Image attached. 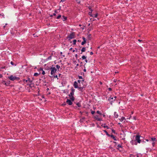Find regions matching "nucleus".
<instances>
[{
	"label": "nucleus",
	"instance_id": "obj_49",
	"mask_svg": "<svg viewBox=\"0 0 157 157\" xmlns=\"http://www.w3.org/2000/svg\"><path fill=\"white\" fill-rule=\"evenodd\" d=\"M42 74L43 75H44L45 74V71L44 70L42 71Z\"/></svg>",
	"mask_w": 157,
	"mask_h": 157
},
{
	"label": "nucleus",
	"instance_id": "obj_42",
	"mask_svg": "<svg viewBox=\"0 0 157 157\" xmlns=\"http://www.w3.org/2000/svg\"><path fill=\"white\" fill-rule=\"evenodd\" d=\"M130 157H136V155L131 154Z\"/></svg>",
	"mask_w": 157,
	"mask_h": 157
},
{
	"label": "nucleus",
	"instance_id": "obj_23",
	"mask_svg": "<svg viewBox=\"0 0 157 157\" xmlns=\"http://www.w3.org/2000/svg\"><path fill=\"white\" fill-rule=\"evenodd\" d=\"M52 77H53L54 78H57V79H58L59 78L58 77V76L57 75H55V74L53 75L52 76Z\"/></svg>",
	"mask_w": 157,
	"mask_h": 157
},
{
	"label": "nucleus",
	"instance_id": "obj_37",
	"mask_svg": "<svg viewBox=\"0 0 157 157\" xmlns=\"http://www.w3.org/2000/svg\"><path fill=\"white\" fill-rule=\"evenodd\" d=\"M56 66L57 69L58 70H59L60 68V66L58 65H57Z\"/></svg>",
	"mask_w": 157,
	"mask_h": 157
},
{
	"label": "nucleus",
	"instance_id": "obj_24",
	"mask_svg": "<svg viewBox=\"0 0 157 157\" xmlns=\"http://www.w3.org/2000/svg\"><path fill=\"white\" fill-rule=\"evenodd\" d=\"M84 79H82V80H78L77 81V82L79 84H80V83L81 82L82 83V82H84Z\"/></svg>",
	"mask_w": 157,
	"mask_h": 157
},
{
	"label": "nucleus",
	"instance_id": "obj_46",
	"mask_svg": "<svg viewBox=\"0 0 157 157\" xmlns=\"http://www.w3.org/2000/svg\"><path fill=\"white\" fill-rule=\"evenodd\" d=\"M112 131L113 133L114 134H115L116 133L115 130L113 129H112Z\"/></svg>",
	"mask_w": 157,
	"mask_h": 157
},
{
	"label": "nucleus",
	"instance_id": "obj_64",
	"mask_svg": "<svg viewBox=\"0 0 157 157\" xmlns=\"http://www.w3.org/2000/svg\"><path fill=\"white\" fill-rule=\"evenodd\" d=\"M83 71L84 72H86V69L85 68L84 69H83Z\"/></svg>",
	"mask_w": 157,
	"mask_h": 157
},
{
	"label": "nucleus",
	"instance_id": "obj_48",
	"mask_svg": "<svg viewBox=\"0 0 157 157\" xmlns=\"http://www.w3.org/2000/svg\"><path fill=\"white\" fill-rule=\"evenodd\" d=\"M155 144V142H153L152 143V145L153 147L154 146Z\"/></svg>",
	"mask_w": 157,
	"mask_h": 157
},
{
	"label": "nucleus",
	"instance_id": "obj_20",
	"mask_svg": "<svg viewBox=\"0 0 157 157\" xmlns=\"http://www.w3.org/2000/svg\"><path fill=\"white\" fill-rule=\"evenodd\" d=\"M114 117L116 118H117L118 117V115L116 112H115L114 113Z\"/></svg>",
	"mask_w": 157,
	"mask_h": 157
},
{
	"label": "nucleus",
	"instance_id": "obj_54",
	"mask_svg": "<svg viewBox=\"0 0 157 157\" xmlns=\"http://www.w3.org/2000/svg\"><path fill=\"white\" fill-rule=\"evenodd\" d=\"M77 2L78 4H80L81 2L80 1H78V0H77Z\"/></svg>",
	"mask_w": 157,
	"mask_h": 157
},
{
	"label": "nucleus",
	"instance_id": "obj_51",
	"mask_svg": "<svg viewBox=\"0 0 157 157\" xmlns=\"http://www.w3.org/2000/svg\"><path fill=\"white\" fill-rule=\"evenodd\" d=\"M108 90L109 91H111L112 90V89L111 88H108Z\"/></svg>",
	"mask_w": 157,
	"mask_h": 157
},
{
	"label": "nucleus",
	"instance_id": "obj_33",
	"mask_svg": "<svg viewBox=\"0 0 157 157\" xmlns=\"http://www.w3.org/2000/svg\"><path fill=\"white\" fill-rule=\"evenodd\" d=\"M82 59H85L86 58V57L85 56H83L82 57Z\"/></svg>",
	"mask_w": 157,
	"mask_h": 157
},
{
	"label": "nucleus",
	"instance_id": "obj_8",
	"mask_svg": "<svg viewBox=\"0 0 157 157\" xmlns=\"http://www.w3.org/2000/svg\"><path fill=\"white\" fill-rule=\"evenodd\" d=\"M94 118L98 121H101L102 120L99 117V116L98 115H96L94 116Z\"/></svg>",
	"mask_w": 157,
	"mask_h": 157
},
{
	"label": "nucleus",
	"instance_id": "obj_45",
	"mask_svg": "<svg viewBox=\"0 0 157 157\" xmlns=\"http://www.w3.org/2000/svg\"><path fill=\"white\" fill-rule=\"evenodd\" d=\"M38 70L39 71H42L43 70V68L41 67L38 69Z\"/></svg>",
	"mask_w": 157,
	"mask_h": 157
},
{
	"label": "nucleus",
	"instance_id": "obj_2",
	"mask_svg": "<svg viewBox=\"0 0 157 157\" xmlns=\"http://www.w3.org/2000/svg\"><path fill=\"white\" fill-rule=\"evenodd\" d=\"M134 137H135V139L134 140L136 142L137 144V143H140L141 142V140L140 139V137L141 136L139 135V134H137L136 136H134Z\"/></svg>",
	"mask_w": 157,
	"mask_h": 157
},
{
	"label": "nucleus",
	"instance_id": "obj_55",
	"mask_svg": "<svg viewBox=\"0 0 157 157\" xmlns=\"http://www.w3.org/2000/svg\"><path fill=\"white\" fill-rule=\"evenodd\" d=\"M37 91H38V93L39 94V93L40 91V90L39 88H38V90H37Z\"/></svg>",
	"mask_w": 157,
	"mask_h": 157
},
{
	"label": "nucleus",
	"instance_id": "obj_9",
	"mask_svg": "<svg viewBox=\"0 0 157 157\" xmlns=\"http://www.w3.org/2000/svg\"><path fill=\"white\" fill-rule=\"evenodd\" d=\"M72 101L70 99H67V100L66 102L69 105H71L72 104Z\"/></svg>",
	"mask_w": 157,
	"mask_h": 157
},
{
	"label": "nucleus",
	"instance_id": "obj_26",
	"mask_svg": "<svg viewBox=\"0 0 157 157\" xmlns=\"http://www.w3.org/2000/svg\"><path fill=\"white\" fill-rule=\"evenodd\" d=\"M93 10H91L90 12H89V15L90 16V17H92L93 16V14H92V12Z\"/></svg>",
	"mask_w": 157,
	"mask_h": 157
},
{
	"label": "nucleus",
	"instance_id": "obj_25",
	"mask_svg": "<svg viewBox=\"0 0 157 157\" xmlns=\"http://www.w3.org/2000/svg\"><path fill=\"white\" fill-rule=\"evenodd\" d=\"M117 147H118L117 148V149L118 150H119V148H122V145L120 144H118L117 146Z\"/></svg>",
	"mask_w": 157,
	"mask_h": 157
},
{
	"label": "nucleus",
	"instance_id": "obj_1",
	"mask_svg": "<svg viewBox=\"0 0 157 157\" xmlns=\"http://www.w3.org/2000/svg\"><path fill=\"white\" fill-rule=\"evenodd\" d=\"M71 92L68 95V96L70 98V99L72 101H74L75 99V98L74 97L75 89L73 87H72L71 88Z\"/></svg>",
	"mask_w": 157,
	"mask_h": 157
},
{
	"label": "nucleus",
	"instance_id": "obj_27",
	"mask_svg": "<svg viewBox=\"0 0 157 157\" xmlns=\"http://www.w3.org/2000/svg\"><path fill=\"white\" fill-rule=\"evenodd\" d=\"M62 16L61 15L59 14L56 17V18L57 19H59Z\"/></svg>",
	"mask_w": 157,
	"mask_h": 157
},
{
	"label": "nucleus",
	"instance_id": "obj_58",
	"mask_svg": "<svg viewBox=\"0 0 157 157\" xmlns=\"http://www.w3.org/2000/svg\"><path fill=\"white\" fill-rule=\"evenodd\" d=\"M56 13H54L53 14V16H56Z\"/></svg>",
	"mask_w": 157,
	"mask_h": 157
},
{
	"label": "nucleus",
	"instance_id": "obj_43",
	"mask_svg": "<svg viewBox=\"0 0 157 157\" xmlns=\"http://www.w3.org/2000/svg\"><path fill=\"white\" fill-rule=\"evenodd\" d=\"M23 81L25 83V82H28V81H27V79H23Z\"/></svg>",
	"mask_w": 157,
	"mask_h": 157
},
{
	"label": "nucleus",
	"instance_id": "obj_6",
	"mask_svg": "<svg viewBox=\"0 0 157 157\" xmlns=\"http://www.w3.org/2000/svg\"><path fill=\"white\" fill-rule=\"evenodd\" d=\"M85 87V86H81V84L79 85L78 88L81 92H83V89Z\"/></svg>",
	"mask_w": 157,
	"mask_h": 157
},
{
	"label": "nucleus",
	"instance_id": "obj_41",
	"mask_svg": "<svg viewBox=\"0 0 157 157\" xmlns=\"http://www.w3.org/2000/svg\"><path fill=\"white\" fill-rule=\"evenodd\" d=\"M10 64L11 65H15V66H16V64H14V63L12 61H11L10 62Z\"/></svg>",
	"mask_w": 157,
	"mask_h": 157
},
{
	"label": "nucleus",
	"instance_id": "obj_40",
	"mask_svg": "<svg viewBox=\"0 0 157 157\" xmlns=\"http://www.w3.org/2000/svg\"><path fill=\"white\" fill-rule=\"evenodd\" d=\"M88 9L90 10V11H91V10H93L92 9H91V6H89Z\"/></svg>",
	"mask_w": 157,
	"mask_h": 157
},
{
	"label": "nucleus",
	"instance_id": "obj_4",
	"mask_svg": "<svg viewBox=\"0 0 157 157\" xmlns=\"http://www.w3.org/2000/svg\"><path fill=\"white\" fill-rule=\"evenodd\" d=\"M8 78L10 80L13 81L15 80L17 81H18L20 80V78L19 77L13 76V75H11Z\"/></svg>",
	"mask_w": 157,
	"mask_h": 157
},
{
	"label": "nucleus",
	"instance_id": "obj_30",
	"mask_svg": "<svg viewBox=\"0 0 157 157\" xmlns=\"http://www.w3.org/2000/svg\"><path fill=\"white\" fill-rule=\"evenodd\" d=\"M76 105L79 107H81V104L79 102H77V103H76Z\"/></svg>",
	"mask_w": 157,
	"mask_h": 157
},
{
	"label": "nucleus",
	"instance_id": "obj_19",
	"mask_svg": "<svg viewBox=\"0 0 157 157\" xmlns=\"http://www.w3.org/2000/svg\"><path fill=\"white\" fill-rule=\"evenodd\" d=\"M27 79V81H28V84L30 83L31 82L32 83L33 82V80H31L30 79V78H28Z\"/></svg>",
	"mask_w": 157,
	"mask_h": 157
},
{
	"label": "nucleus",
	"instance_id": "obj_29",
	"mask_svg": "<svg viewBox=\"0 0 157 157\" xmlns=\"http://www.w3.org/2000/svg\"><path fill=\"white\" fill-rule=\"evenodd\" d=\"M93 16L92 17H96L98 15V13H96L95 14H93Z\"/></svg>",
	"mask_w": 157,
	"mask_h": 157
},
{
	"label": "nucleus",
	"instance_id": "obj_15",
	"mask_svg": "<svg viewBox=\"0 0 157 157\" xmlns=\"http://www.w3.org/2000/svg\"><path fill=\"white\" fill-rule=\"evenodd\" d=\"M88 35L87 37V38L88 39V40H90L91 39V35L90 34H88Z\"/></svg>",
	"mask_w": 157,
	"mask_h": 157
},
{
	"label": "nucleus",
	"instance_id": "obj_50",
	"mask_svg": "<svg viewBox=\"0 0 157 157\" xmlns=\"http://www.w3.org/2000/svg\"><path fill=\"white\" fill-rule=\"evenodd\" d=\"M95 113V112L94 111H92L91 112V113L92 114H94Z\"/></svg>",
	"mask_w": 157,
	"mask_h": 157
},
{
	"label": "nucleus",
	"instance_id": "obj_57",
	"mask_svg": "<svg viewBox=\"0 0 157 157\" xmlns=\"http://www.w3.org/2000/svg\"><path fill=\"white\" fill-rule=\"evenodd\" d=\"M2 77V75L1 74H0V78H1Z\"/></svg>",
	"mask_w": 157,
	"mask_h": 157
},
{
	"label": "nucleus",
	"instance_id": "obj_10",
	"mask_svg": "<svg viewBox=\"0 0 157 157\" xmlns=\"http://www.w3.org/2000/svg\"><path fill=\"white\" fill-rule=\"evenodd\" d=\"M27 85L29 86V87L32 89L33 87H34V84L32 82V83H30L28 84H27Z\"/></svg>",
	"mask_w": 157,
	"mask_h": 157
},
{
	"label": "nucleus",
	"instance_id": "obj_39",
	"mask_svg": "<svg viewBox=\"0 0 157 157\" xmlns=\"http://www.w3.org/2000/svg\"><path fill=\"white\" fill-rule=\"evenodd\" d=\"M86 42L84 41H83L81 43V45H84L85 44H86Z\"/></svg>",
	"mask_w": 157,
	"mask_h": 157
},
{
	"label": "nucleus",
	"instance_id": "obj_59",
	"mask_svg": "<svg viewBox=\"0 0 157 157\" xmlns=\"http://www.w3.org/2000/svg\"><path fill=\"white\" fill-rule=\"evenodd\" d=\"M136 157H139L138 154H137L136 155Z\"/></svg>",
	"mask_w": 157,
	"mask_h": 157
},
{
	"label": "nucleus",
	"instance_id": "obj_60",
	"mask_svg": "<svg viewBox=\"0 0 157 157\" xmlns=\"http://www.w3.org/2000/svg\"><path fill=\"white\" fill-rule=\"evenodd\" d=\"M133 119L134 120H136V117H133Z\"/></svg>",
	"mask_w": 157,
	"mask_h": 157
},
{
	"label": "nucleus",
	"instance_id": "obj_38",
	"mask_svg": "<svg viewBox=\"0 0 157 157\" xmlns=\"http://www.w3.org/2000/svg\"><path fill=\"white\" fill-rule=\"evenodd\" d=\"M82 39L83 40V41H85L86 42V38L84 37H82Z\"/></svg>",
	"mask_w": 157,
	"mask_h": 157
},
{
	"label": "nucleus",
	"instance_id": "obj_3",
	"mask_svg": "<svg viewBox=\"0 0 157 157\" xmlns=\"http://www.w3.org/2000/svg\"><path fill=\"white\" fill-rule=\"evenodd\" d=\"M48 69H50L51 70V74L52 75L54 74L57 71V69L55 67H51L50 68L48 67Z\"/></svg>",
	"mask_w": 157,
	"mask_h": 157
},
{
	"label": "nucleus",
	"instance_id": "obj_44",
	"mask_svg": "<svg viewBox=\"0 0 157 157\" xmlns=\"http://www.w3.org/2000/svg\"><path fill=\"white\" fill-rule=\"evenodd\" d=\"M78 78L79 79H83V78H82V76H78Z\"/></svg>",
	"mask_w": 157,
	"mask_h": 157
},
{
	"label": "nucleus",
	"instance_id": "obj_18",
	"mask_svg": "<svg viewBox=\"0 0 157 157\" xmlns=\"http://www.w3.org/2000/svg\"><path fill=\"white\" fill-rule=\"evenodd\" d=\"M105 125V124H102L101 125V126L104 128H106L107 129H109V127L108 126Z\"/></svg>",
	"mask_w": 157,
	"mask_h": 157
},
{
	"label": "nucleus",
	"instance_id": "obj_22",
	"mask_svg": "<svg viewBox=\"0 0 157 157\" xmlns=\"http://www.w3.org/2000/svg\"><path fill=\"white\" fill-rule=\"evenodd\" d=\"M86 50V48L83 47L81 50L82 52H85V51Z\"/></svg>",
	"mask_w": 157,
	"mask_h": 157
},
{
	"label": "nucleus",
	"instance_id": "obj_62",
	"mask_svg": "<svg viewBox=\"0 0 157 157\" xmlns=\"http://www.w3.org/2000/svg\"><path fill=\"white\" fill-rule=\"evenodd\" d=\"M85 61L86 63H87L88 62V60L87 59H85Z\"/></svg>",
	"mask_w": 157,
	"mask_h": 157
},
{
	"label": "nucleus",
	"instance_id": "obj_52",
	"mask_svg": "<svg viewBox=\"0 0 157 157\" xmlns=\"http://www.w3.org/2000/svg\"><path fill=\"white\" fill-rule=\"evenodd\" d=\"M6 68V66H4V67H2L1 68V69H5Z\"/></svg>",
	"mask_w": 157,
	"mask_h": 157
},
{
	"label": "nucleus",
	"instance_id": "obj_21",
	"mask_svg": "<svg viewBox=\"0 0 157 157\" xmlns=\"http://www.w3.org/2000/svg\"><path fill=\"white\" fill-rule=\"evenodd\" d=\"M62 17L63 18V21H65L67 20V17H65L64 15H63L62 16Z\"/></svg>",
	"mask_w": 157,
	"mask_h": 157
},
{
	"label": "nucleus",
	"instance_id": "obj_35",
	"mask_svg": "<svg viewBox=\"0 0 157 157\" xmlns=\"http://www.w3.org/2000/svg\"><path fill=\"white\" fill-rule=\"evenodd\" d=\"M39 75V74L38 73H34V76H38Z\"/></svg>",
	"mask_w": 157,
	"mask_h": 157
},
{
	"label": "nucleus",
	"instance_id": "obj_11",
	"mask_svg": "<svg viewBox=\"0 0 157 157\" xmlns=\"http://www.w3.org/2000/svg\"><path fill=\"white\" fill-rule=\"evenodd\" d=\"M74 86L75 88H78V84L77 82L75 81L74 83Z\"/></svg>",
	"mask_w": 157,
	"mask_h": 157
},
{
	"label": "nucleus",
	"instance_id": "obj_53",
	"mask_svg": "<svg viewBox=\"0 0 157 157\" xmlns=\"http://www.w3.org/2000/svg\"><path fill=\"white\" fill-rule=\"evenodd\" d=\"M90 55H93V52H90Z\"/></svg>",
	"mask_w": 157,
	"mask_h": 157
},
{
	"label": "nucleus",
	"instance_id": "obj_36",
	"mask_svg": "<svg viewBox=\"0 0 157 157\" xmlns=\"http://www.w3.org/2000/svg\"><path fill=\"white\" fill-rule=\"evenodd\" d=\"M52 56L51 55V56H49L47 58V60H49V59H52Z\"/></svg>",
	"mask_w": 157,
	"mask_h": 157
},
{
	"label": "nucleus",
	"instance_id": "obj_16",
	"mask_svg": "<svg viewBox=\"0 0 157 157\" xmlns=\"http://www.w3.org/2000/svg\"><path fill=\"white\" fill-rule=\"evenodd\" d=\"M63 92L66 94H67L69 93V90L68 89H65L63 90Z\"/></svg>",
	"mask_w": 157,
	"mask_h": 157
},
{
	"label": "nucleus",
	"instance_id": "obj_14",
	"mask_svg": "<svg viewBox=\"0 0 157 157\" xmlns=\"http://www.w3.org/2000/svg\"><path fill=\"white\" fill-rule=\"evenodd\" d=\"M2 83H3L6 86H8L9 85V84H10V83H7L4 80H2Z\"/></svg>",
	"mask_w": 157,
	"mask_h": 157
},
{
	"label": "nucleus",
	"instance_id": "obj_12",
	"mask_svg": "<svg viewBox=\"0 0 157 157\" xmlns=\"http://www.w3.org/2000/svg\"><path fill=\"white\" fill-rule=\"evenodd\" d=\"M130 143L132 144V145H137V144L136 142L135 141V140H132L130 141Z\"/></svg>",
	"mask_w": 157,
	"mask_h": 157
},
{
	"label": "nucleus",
	"instance_id": "obj_61",
	"mask_svg": "<svg viewBox=\"0 0 157 157\" xmlns=\"http://www.w3.org/2000/svg\"><path fill=\"white\" fill-rule=\"evenodd\" d=\"M49 15H50V17H52L53 16V14H51V15L49 14Z\"/></svg>",
	"mask_w": 157,
	"mask_h": 157
},
{
	"label": "nucleus",
	"instance_id": "obj_7",
	"mask_svg": "<svg viewBox=\"0 0 157 157\" xmlns=\"http://www.w3.org/2000/svg\"><path fill=\"white\" fill-rule=\"evenodd\" d=\"M113 97H112V96H111L108 99V101H110V103L111 105L112 104V102L115 101V99H114V100L113 101H111L112 100H113Z\"/></svg>",
	"mask_w": 157,
	"mask_h": 157
},
{
	"label": "nucleus",
	"instance_id": "obj_17",
	"mask_svg": "<svg viewBox=\"0 0 157 157\" xmlns=\"http://www.w3.org/2000/svg\"><path fill=\"white\" fill-rule=\"evenodd\" d=\"M109 137H111L112 138H113L114 140H117L115 138V136L113 135V134L110 135Z\"/></svg>",
	"mask_w": 157,
	"mask_h": 157
},
{
	"label": "nucleus",
	"instance_id": "obj_63",
	"mask_svg": "<svg viewBox=\"0 0 157 157\" xmlns=\"http://www.w3.org/2000/svg\"><path fill=\"white\" fill-rule=\"evenodd\" d=\"M61 75L60 74H59L58 76L59 77H61Z\"/></svg>",
	"mask_w": 157,
	"mask_h": 157
},
{
	"label": "nucleus",
	"instance_id": "obj_32",
	"mask_svg": "<svg viewBox=\"0 0 157 157\" xmlns=\"http://www.w3.org/2000/svg\"><path fill=\"white\" fill-rule=\"evenodd\" d=\"M73 41V44L74 45H75V44H76V41H77V40H76L75 39V40H74Z\"/></svg>",
	"mask_w": 157,
	"mask_h": 157
},
{
	"label": "nucleus",
	"instance_id": "obj_47",
	"mask_svg": "<svg viewBox=\"0 0 157 157\" xmlns=\"http://www.w3.org/2000/svg\"><path fill=\"white\" fill-rule=\"evenodd\" d=\"M57 10H54V12H55L54 13H56H56H58Z\"/></svg>",
	"mask_w": 157,
	"mask_h": 157
},
{
	"label": "nucleus",
	"instance_id": "obj_56",
	"mask_svg": "<svg viewBox=\"0 0 157 157\" xmlns=\"http://www.w3.org/2000/svg\"><path fill=\"white\" fill-rule=\"evenodd\" d=\"M113 143L115 144L116 145L117 144V142H116L115 141H113Z\"/></svg>",
	"mask_w": 157,
	"mask_h": 157
},
{
	"label": "nucleus",
	"instance_id": "obj_13",
	"mask_svg": "<svg viewBox=\"0 0 157 157\" xmlns=\"http://www.w3.org/2000/svg\"><path fill=\"white\" fill-rule=\"evenodd\" d=\"M151 139L149 140L150 141H157V140L156 138L155 137H152L150 138Z\"/></svg>",
	"mask_w": 157,
	"mask_h": 157
},
{
	"label": "nucleus",
	"instance_id": "obj_28",
	"mask_svg": "<svg viewBox=\"0 0 157 157\" xmlns=\"http://www.w3.org/2000/svg\"><path fill=\"white\" fill-rule=\"evenodd\" d=\"M103 131L105 132L106 135L108 136V137L110 135V134H109L108 132H107L106 130H104Z\"/></svg>",
	"mask_w": 157,
	"mask_h": 157
},
{
	"label": "nucleus",
	"instance_id": "obj_31",
	"mask_svg": "<svg viewBox=\"0 0 157 157\" xmlns=\"http://www.w3.org/2000/svg\"><path fill=\"white\" fill-rule=\"evenodd\" d=\"M125 119V117H122L121 119H120V120L121 121H122L124 120Z\"/></svg>",
	"mask_w": 157,
	"mask_h": 157
},
{
	"label": "nucleus",
	"instance_id": "obj_5",
	"mask_svg": "<svg viewBox=\"0 0 157 157\" xmlns=\"http://www.w3.org/2000/svg\"><path fill=\"white\" fill-rule=\"evenodd\" d=\"M75 33L73 32L67 37V38H69L68 40H70L71 39H73L75 38Z\"/></svg>",
	"mask_w": 157,
	"mask_h": 157
},
{
	"label": "nucleus",
	"instance_id": "obj_34",
	"mask_svg": "<svg viewBox=\"0 0 157 157\" xmlns=\"http://www.w3.org/2000/svg\"><path fill=\"white\" fill-rule=\"evenodd\" d=\"M96 113L100 115H102V114L98 110L97 111Z\"/></svg>",
	"mask_w": 157,
	"mask_h": 157
}]
</instances>
